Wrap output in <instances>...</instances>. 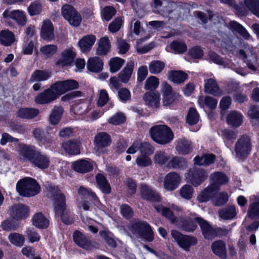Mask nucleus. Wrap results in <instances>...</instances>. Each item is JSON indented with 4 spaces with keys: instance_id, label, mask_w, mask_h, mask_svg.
Masks as SVG:
<instances>
[{
    "instance_id": "42",
    "label": "nucleus",
    "mask_w": 259,
    "mask_h": 259,
    "mask_svg": "<svg viewBox=\"0 0 259 259\" xmlns=\"http://www.w3.org/2000/svg\"><path fill=\"white\" fill-rule=\"evenodd\" d=\"M236 208L233 205H229L222 209L219 212L220 218L225 220H231L236 215Z\"/></svg>"
},
{
    "instance_id": "11",
    "label": "nucleus",
    "mask_w": 259,
    "mask_h": 259,
    "mask_svg": "<svg viewBox=\"0 0 259 259\" xmlns=\"http://www.w3.org/2000/svg\"><path fill=\"white\" fill-rule=\"evenodd\" d=\"M18 151L20 159L28 161L31 163L37 150L33 146L20 144Z\"/></svg>"
},
{
    "instance_id": "33",
    "label": "nucleus",
    "mask_w": 259,
    "mask_h": 259,
    "mask_svg": "<svg viewBox=\"0 0 259 259\" xmlns=\"http://www.w3.org/2000/svg\"><path fill=\"white\" fill-rule=\"evenodd\" d=\"M39 113L37 109L33 108H23L17 111V116L23 119H32L36 117Z\"/></svg>"
},
{
    "instance_id": "34",
    "label": "nucleus",
    "mask_w": 259,
    "mask_h": 259,
    "mask_svg": "<svg viewBox=\"0 0 259 259\" xmlns=\"http://www.w3.org/2000/svg\"><path fill=\"white\" fill-rule=\"evenodd\" d=\"M134 67L133 61L127 62L126 66L118 74L120 81L123 83H126L131 78Z\"/></svg>"
},
{
    "instance_id": "5",
    "label": "nucleus",
    "mask_w": 259,
    "mask_h": 259,
    "mask_svg": "<svg viewBox=\"0 0 259 259\" xmlns=\"http://www.w3.org/2000/svg\"><path fill=\"white\" fill-rule=\"evenodd\" d=\"M171 235L178 245L186 251H189L190 247L197 243V239L196 237L184 235L176 230L171 231Z\"/></svg>"
},
{
    "instance_id": "32",
    "label": "nucleus",
    "mask_w": 259,
    "mask_h": 259,
    "mask_svg": "<svg viewBox=\"0 0 259 259\" xmlns=\"http://www.w3.org/2000/svg\"><path fill=\"white\" fill-rule=\"evenodd\" d=\"M217 191L213 185H209L201 192L198 196L197 199L200 202H207L210 198L212 199L213 198V196Z\"/></svg>"
},
{
    "instance_id": "20",
    "label": "nucleus",
    "mask_w": 259,
    "mask_h": 259,
    "mask_svg": "<svg viewBox=\"0 0 259 259\" xmlns=\"http://www.w3.org/2000/svg\"><path fill=\"white\" fill-rule=\"evenodd\" d=\"M176 143V150L179 154L186 155L192 151V145L191 141L182 138L177 140Z\"/></svg>"
},
{
    "instance_id": "24",
    "label": "nucleus",
    "mask_w": 259,
    "mask_h": 259,
    "mask_svg": "<svg viewBox=\"0 0 259 259\" xmlns=\"http://www.w3.org/2000/svg\"><path fill=\"white\" fill-rule=\"evenodd\" d=\"M12 212L13 217L15 219H25L29 214L28 207L22 204L16 205L12 208Z\"/></svg>"
},
{
    "instance_id": "54",
    "label": "nucleus",
    "mask_w": 259,
    "mask_h": 259,
    "mask_svg": "<svg viewBox=\"0 0 259 259\" xmlns=\"http://www.w3.org/2000/svg\"><path fill=\"white\" fill-rule=\"evenodd\" d=\"M244 3L247 8L259 18V0H244Z\"/></svg>"
},
{
    "instance_id": "28",
    "label": "nucleus",
    "mask_w": 259,
    "mask_h": 259,
    "mask_svg": "<svg viewBox=\"0 0 259 259\" xmlns=\"http://www.w3.org/2000/svg\"><path fill=\"white\" fill-rule=\"evenodd\" d=\"M143 99L145 104L151 107L157 108L160 103V95L156 93H146L144 95Z\"/></svg>"
},
{
    "instance_id": "1",
    "label": "nucleus",
    "mask_w": 259,
    "mask_h": 259,
    "mask_svg": "<svg viewBox=\"0 0 259 259\" xmlns=\"http://www.w3.org/2000/svg\"><path fill=\"white\" fill-rule=\"evenodd\" d=\"M52 195L55 200L54 209L56 214L61 217L62 222L67 224H70L74 221L73 216L66 209L65 197L58 189L54 187L51 190Z\"/></svg>"
},
{
    "instance_id": "52",
    "label": "nucleus",
    "mask_w": 259,
    "mask_h": 259,
    "mask_svg": "<svg viewBox=\"0 0 259 259\" xmlns=\"http://www.w3.org/2000/svg\"><path fill=\"white\" fill-rule=\"evenodd\" d=\"M194 189L190 185L186 184L183 186L179 190V194L181 197L186 200H190L193 197Z\"/></svg>"
},
{
    "instance_id": "26",
    "label": "nucleus",
    "mask_w": 259,
    "mask_h": 259,
    "mask_svg": "<svg viewBox=\"0 0 259 259\" xmlns=\"http://www.w3.org/2000/svg\"><path fill=\"white\" fill-rule=\"evenodd\" d=\"M77 11L75 9L70 5H64L61 8V14L63 17L70 24H75L79 21V17L78 16L75 15V21H73L70 19V17L72 15L75 14Z\"/></svg>"
},
{
    "instance_id": "37",
    "label": "nucleus",
    "mask_w": 259,
    "mask_h": 259,
    "mask_svg": "<svg viewBox=\"0 0 259 259\" xmlns=\"http://www.w3.org/2000/svg\"><path fill=\"white\" fill-rule=\"evenodd\" d=\"M167 166L175 169L185 168L187 166V162L183 157L177 156H172L170 157L169 162L167 163Z\"/></svg>"
},
{
    "instance_id": "17",
    "label": "nucleus",
    "mask_w": 259,
    "mask_h": 259,
    "mask_svg": "<svg viewBox=\"0 0 259 259\" xmlns=\"http://www.w3.org/2000/svg\"><path fill=\"white\" fill-rule=\"evenodd\" d=\"M211 184L218 191L221 185H225L229 182V178L223 172L217 171L211 174L210 177Z\"/></svg>"
},
{
    "instance_id": "44",
    "label": "nucleus",
    "mask_w": 259,
    "mask_h": 259,
    "mask_svg": "<svg viewBox=\"0 0 259 259\" xmlns=\"http://www.w3.org/2000/svg\"><path fill=\"white\" fill-rule=\"evenodd\" d=\"M170 157L164 151L158 150L154 155L153 160L155 163L159 165H163L165 164H167L170 159Z\"/></svg>"
},
{
    "instance_id": "62",
    "label": "nucleus",
    "mask_w": 259,
    "mask_h": 259,
    "mask_svg": "<svg viewBox=\"0 0 259 259\" xmlns=\"http://www.w3.org/2000/svg\"><path fill=\"white\" fill-rule=\"evenodd\" d=\"M50 88L57 94V98L59 96L66 93L64 81H57L54 83L51 86Z\"/></svg>"
},
{
    "instance_id": "21",
    "label": "nucleus",
    "mask_w": 259,
    "mask_h": 259,
    "mask_svg": "<svg viewBox=\"0 0 259 259\" xmlns=\"http://www.w3.org/2000/svg\"><path fill=\"white\" fill-rule=\"evenodd\" d=\"M96 37L92 34L87 35L82 37L78 42L81 51L83 53L89 52L96 41Z\"/></svg>"
},
{
    "instance_id": "19",
    "label": "nucleus",
    "mask_w": 259,
    "mask_h": 259,
    "mask_svg": "<svg viewBox=\"0 0 259 259\" xmlns=\"http://www.w3.org/2000/svg\"><path fill=\"white\" fill-rule=\"evenodd\" d=\"M75 53L72 50H65L61 53V58L56 62V65L60 67H64L71 65L74 59Z\"/></svg>"
},
{
    "instance_id": "53",
    "label": "nucleus",
    "mask_w": 259,
    "mask_h": 259,
    "mask_svg": "<svg viewBox=\"0 0 259 259\" xmlns=\"http://www.w3.org/2000/svg\"><path fill=\"white\" fill-rule=\"evenodd\" d=\"M165 67L163 62L159 60L152 61L149 65V71L151 73L157 74L160 73Z\"/></svg>"
},
{
    "instance_id": "22",
    "label": "nucleus",
    "mask_w": 259,
    "mask_h": 259,
    "mask_svg": "<svg viewBox=\"0 0 259 259\" xmlns=\"http://www.w3.org/2000/svg\"><path fill=\"white\" fill-rule=\"evenodd\" d=\"M72 167L75 171L84 174L92 170L93 165L90 162L81 159L74 162L72 164Z\"/></svg>"
},
{
    "instance_id": "2",
    "label": "nucleus",
    "mask_w": 259,
    "mask_h": 259,
    "mask_svg": "<svg viewBox=\"0 0 259 259\" xmlns=\"http://www.w3.org/2000/svg\"><path fill=\"white\" fill-rule=\"evenodd\" d=\"M152 139L160 145L169 143L174 139V134L171 129L164 124L156 125L150 129Z\"/></svg>"
},
{
    "instance_id": "30",
    "label": "nucleus",
    "mask_w": 259,
    "mask_h": 259,
    "mask_svg": "<svg viewBox=\"0 0 259 259\" xmlns=\"http://www.w3.org/2000/svg\"><path fill=\"white\" fill-rule=\"evenodd\" d=\"M176 226L182 231L188 232H193L197 228V225L193 221L182 218L177 221Z\"/></svg>"
},
{
    "instance_id": "55",
    "label": "nucleus",
    "mask_w": 259,
    "mask_h": 259,
    "mask_svg": "<svg viewBox=\"0 0 259 259\" xmlns=\"http://www.w3.org/2000/svg\"><path fill=\"white\" fill-rule=\"evenodd\" d=\"M159 81L157 77L151 76L147 78L145 82L144 88L148 91H153L159 85Z\"/></svg>"
},
{
    "instance_id": "16",
    "label": "nucleus",
    "mask_w": 259,
    "mask_h": 259,
    "mask_svg": "<svg viewBox=\"0 0 259 259\" xmlns=\"http://www.w3.org/2000/svg\"><path fill=\"white\" fill-rule=\"evenodd\" d=\"M73 237L75 243L85 249L90 250L95 247L91 241L79 231H75Z\"/></svg>"
},
{
    "instance_id": "18",
    "label": "nucleus",
    "mask_w": 259,
    "mask_h": 259,
    "mask_svg": "<svg viewBox=\"0 0 259 259\" xmlns=\"http://www.w3.org/2000/svg\"><path fill=\"white\" fill-rule=\"evenodd\" d=\"M50 162L48 155L37 151L31 163L40 169H46L48 167Z\"/></svg>"
},
{
    "instance_id": "64",
    "label": "nucleus",
    "mask_w": 259,
    "mask_h": 259,
    "mask_svg": "<svg viewBox=\"0 0 259 259\" xmlns=\"http://www.w3.org/2000/svg\"><path fill=\"white\" fill-rule=\"evenodd\" d=\"M27 237L31 243L38 241L40 236L33 228H28L26 231Z\"/></svg>"
},
{
    "instance_id": "3",
    "label": "nucleus",
    "mask_w": 259,
    "mask_h": 259,
    "mask_svg": "<svg viewBox=\"0 0 259 259\" xmlns=\"http://www.w3.org/2000/svg\"><path fill=\"white\" fill-rule=\"evenodd\" d=\"M16 189L19 194L24 197H31L39 192L40 187L34 179L26 177L17 183Z\"/></svg>"
},
{
    "instance_id": "4",
    "label": "nucleus",
    "mask_w": 259,
    "mask_h": 259,
    "mask_svg": "<svg viewBox=\"0 0 259 259\" xmlns=\"http://www.w3.org/2000/svg\"><path fill=\"white\" fill-rule=\"evenodd\" d=\"M131 232L137 237L151 242L154 239L153 233L150 225L144 222L134 223L131 227Z\"/></svg>"
},
{
    "instance_id": "27",
    "label": "nucleus",
    "mask_w": 259,
    "mask_h": 259,
    "mask_svg": "<svg viewBox=\"0 0 259 259\" xmlns=\"http://www.w3.org/2000/svg\"><path fill=\"white\" fill-rule=\"evenodd\" d=\"M103 62L99 57L90 58L87 62V67L92 72H99L103 69Z\"/></svg>"
},
{
    "instance_id": "59",
    "label": "nucleus",
    "mask_w": 259,
    "mask_h": 259,
    "mask_svg": "<svg viewBox=\"0 0 259 259\" xmlns=\"http://www.w3.org/2000/svg\"><path fill=\"white\" fill-rule=\"evenodd\" d=\"M199 119V116L196 110L193 108H191L188 112L187 122L190 125H194L198 122Z\"/></svg>"
},
{
    "instance_id": "57",
    "label": "nucleus",
    "mask_w": 259,
    "mask_h": 259,
    "mask_svg": "<svg viewBox=\"0 0 259 259\" xmlns=\"http://www.w3.org/2000/svg\"><path fill=\"white\" fill-rule=\"evenodd\" d=\"M124 63V60L118 57H115L111 59L109 62L111 72L114 73L118 71Z\"/></svg>"
},
{
    "instance_id": "63",
    "label": "nucleus",
    "mask_w": 259,
    "mask_h": 259,
    "mask_svg": "<svg viewBox=\"0 0 259 259\" xmlns=\"http://www.w3.org/2000/svg\"><path fill=\"white\" fill-rule=\"evenodd\" d=\"M42 9L40 3L38 1L32 3L28 8V12L31 16L39 14Z\"/></svg>"
},
{
    "instance_id": "29",
    "label": "nucleus",
    "mask_w": 259,
    "mask_h": 259,
    "mask_svg": "<svg viewBox=\"0 0 259 259\" xmlns=\"http://www.w3.org/2000/svg\"><path fill=\"white\" fill-rule=\"evenodd\" d=\"M15 41L14 34L9 30H3L0 31V44L4 46H11Z\"/></svg>"
},
{
    "instance_id": "38",
    "label": "nucleus",
    "mask_w": 259,
    "mask_h": 259,
    "mask_svg": "<svg viewBox=\"0 0 259 259\" xmlns=\"http://www.w3.org/2000/svg\"><path fill=\"white\" fill-rule=\"evenodd\" d=\"M110 44L107 37L101 38L96 50V54L99 56L106 55L110 51Z\"/></svg>"
},
{
    "instance_id": "31",
    "label": "nucleus",
    "mask_w": 259,
    "mask_h": 259,
    "mask_svg": "<svg viewBox=\"0 0 259 259\" xmlns=\"http://www.w3.org/2000/svg\"><path fill=\"white\" fill-rule=\"evenodd\" d=\"M230 28L238 33L245 40H249L251 38V35L247 30L239 23L232 21L229 23Z\"/></svg>"
},
{
    "instance_id": "43",
    "label": "nucleus",
    "mask_w": 259,
    "mask_h": 259,
    "mask_svg": "<svg viewBox=\"0 0 259 259\" xmlns=\"http://www.w3.org/2000/svg\"><path fill=\"white\" fill-rule=\"evenodd\" d=\"M242 115L236 111H231L228 115L227 122L233 126L237 127L242 123Z\"/></svg>"
},
{
    "instance_id": "7",
    "label": "nucleus",
    "mask_w": 259,
    "mask_h": 259,
    "mask_svg": "<svg viewBox=\"0 0 259 259\" xmlns=\"http://www.w3.org/2000/svg\"><path fill=\"white\" fill-rule=\"evenodd\" d=\"M251 150V142L248 136L240 137L236 142L235 151L237 156L239 158L245 157Z\"/></svg>"
},
{
    "instance_id": "45",
    "label": "nucleus",
    "mask_w": 259,
    "mask_h": 259,
    "mask_svg": "<svg viewBox=\"0 0 259 259\" xmlns=\"http://www.w3.org/2000/svg\"><path fill=\"white\" fill-rule=\"evenodd\" d=\"M32 223L35 227L44 229L48 227L49 221L41 213H37L33 216Z\"/></svg>"
},
{
    "instance_id": "15",
    "label": "nucleus",
    "mask_w": 259,
    "mask_h": 259,
    "mask_svg": "<svg viewBox=\"0 0 259 259\" xmlns=\"http://www.w3.org/2000/svg\"><path fill=\"white\" fill-rule=\"evenodd\" d=\"M250 199L252 202L249 205L247 216L252 219L259 218V194L251 196Z\"/></svg>"
},
{
    "instance_id": "40",
    "label": "nucleus",
    "mask_w": 259,
    "mask_h": 259,
    "mask_svg": "<svg viewBox=\"0 0 259 259\" xmlns=\"http://www.w3.org/2000/svg\"><path fill=\"white\" fill-rule=\"evenodd\" d=\"M51 76L50 72L46 70H36L32 74L30 81L31 82H39L47 80Z\"/></svg>"
},
{
    "instance_id": "47",
    "label": "nucleus",
    "mask_w": 259,
    "mask_h": 259,
    "mask_svg": "<svg viewBox=\"0 0 259 259\" xmlns=\"http://www.w3.org/2000/svg\"><path fill=\"white\" fill-rule=\"evenodd\" d=\"M63 111V107L60 106L54 107L50 115V121L52 124L56 125L59 123Z\"/></svg>"
},
{
    "instance_id": "41",
    "label": "nucleus",
    "mask_w": 259,
    "mask_h": 259,
    "mask_svg": "<svg viewBox=\"0 0 259 259\" xmlns=\"http://www.w3.org/2000/svg\"><path fill=\"white\" fill-rule=\"evenodd\" d=\"M79 142L69 140L64 143L62 147L69 154L76 155L80 153Z\"/></svg>"
},
{
    "instance_id": "36",
    "label": "nucleus",
    "mask_w": 259,
    "mask_h": 259,
    "mask_svg": "<svg viewBox=\"0 0 259 259\" xmlns=\"http://www.w3.org/2000/svg\"><path fill=\"white\" fill-rule=\"evenodd\" d=\"M198 103L202 108L206 106L210 109H214L217 106L218 100L209 96L205 97L201 96H199L198 99Z\"/></svg>"
},
{
    "instance_id": "14",
    "label": "nucleus",
    "mask_w": 259,
    "mask_h": 259,
    "mask_svg": "<svg viewBox=\"0 0 259 259\" xmlns=\"http://www.w3.org/2000/svg\"><path fill=\"white\" fill-rule=\"evenodd\" d=\"M57 99V94L50 88L38 94L35 97L34 101L38 104H47L51 103Z\"/></svg>"
},
{
    "instance_id": "46",
    "label": "nucleus",
    "mask_w": 259,
    "mask_h": 259,
    "mask_svg": "<svg viewBox=\"0 0 259 259\" xmlns=\"http://www.w3.org/2000/svg\"><path fill=\"white\" fill-rule=\"evenodd\" d=\"M168 78L176 83H181L187 78V74L182 71H171L168 73Z\"/></svg>"
},
{
    "instance_id": "58",
    "label": "nucleus",
    "mask_w": 259,
    "mask_h": 259,
    "mask_svg": "<svg viewBox=\"0 0 259 259\" xmlns=\"http://www.w3.org/2000/svg\"><path fill=\"white\" fill-rule=\"evenodd\" d=\"M155 150L154 147L149 142L140 141V151L142 154L150 155Z\"/></svg>"
},
{
    "instance_id": "10",
    "label": "nucleus",
    "mask_w": 259,
    "mask_h": 259,
    "mask_svg": "<svg viewBox=\"0 0 259 259\" xmlns=\"http://www.w3.org/2000/svg\"><path fill=\"white\" fill-rule=\"evenodd\" d=\"M195 222L200 226L204 237L208 239H212L217 236L216 230L213 229L207 221L201 218L196 217Z\"/></svg>"
},
{
    "instance_id": "8",
    "label": "nucleus",
    "mask_w": 259,
    "mask_h": 259,
    "mask_svg": "<svg viewBox=\"0 0 259 259\" xmlns=\"http://www.w3.org/2000/svg\"><path fill=\"white\" fill-rule=\"evenodd\" d=\"M94 143V149L96 152H104L105 148L111 143V137L106 132L98 133L95 137Z\"/></svg>"
},
{
    "instance_id": "56",
    "label": "nucleus",
    "mask_w": 259,
    "mask_h": 259,
    "mask_svg": "<svg viewBox=\"0 0 259 259\" xmlns=\"http://www.w3.org/2000/svg\"><path fill=\"white\" fill-rule=\"evenodd\" d=\"M246 63L247 67L253 71H255L257 68V58L255 54H251V55L242 58Z\"/></svg>"
},
{
    "instance_id": "60",
    "label": "nucleus",
    "mask_w": 259,
    "mask_h": 259,
    "mask_svg": "<svg viewBox=\"0 0 259 259\" xmlns=\"http://www.w3.org/2000/svg\"><path fill=\"white\" fill-rule=\"evenodd\" d=\"M34 138L42 144H46L52 142V139L45 138L44 132L40 128H35L33 131Z\"/></svg>"
},
{
    "instance_id": "12",
    "label": "nucleus",
    "mask_w": 259,
    "mask_h": 259,
    "mask_svg": "<svg viewBox=\"0 0 259 259\" xmlns=\"http://www.w3.org/2000/svg\"><path fill=\"white\" fill-rule=\"evenodd\" d=\"M180 175L176 172H170L167 174L164 181V186L168 191L175 190L179 185L181 182Z\"/></svg>"
},
{
    "instance_id": "61",
    "label": "nucleus",
    "mask_w": 259,
    "mask_h": 259,
    "mask_svg": "<svg viewBox=\"0 0 259 259\" xmlns=\"http://www.w3.org/2000/svg\"><path fill=\"white\" fill-rule=\"evenodd\" d=\"M137 165L140 167H147L152 164V160L149 155L141 154L136 160Z\"/></svg>"
},
{
    "instance_id": "23",
    "label": "nucleus",
    "mask_w": 259,
    "mask_h": 259,
    "mask_svg": "<svg viewBox=\"0 0 259 259\" xmlns=\"http://www.w3.org/2000/svg\"><path fill=\"white\" fill-rule=\"evenodd\" d=\"M40 36L46 41H51L54 39V27L51 21H46L44 22L41 29Z\"/></svg>"
},
{
    "instance_id": "50",
    "label": "nucleus",
    "mask_w": 259,
    "mask_h": 259,
    "mask_svg": "<svg viewBox=\"0 0 259 259\" xmlns=\"http://www.w3.org/2000/svg\"><path fill=\"white\" fill-rule=\"evenodd\" d=\"M228 200V195L225 192H222L218 193H215L212 198V203L215 206H222L224 205Z\"/></svg>"
},
{
    "instance_id": "13",
    "label": "nucleus",
    "mask_w": 259,
    "mask_h": 259,
    "mask_svg": "<svg viewBox=\"0 0 259 259\" xmlns=\"http://www.w3.org/2000/svg\"><path fill=\"white\" fill-rule=\"evenodd\" d=\"M5 18H10L15 21L21 26H24L27 22L26 17L24 12L20 10H6L3 14Z\"/></svg>"
},
{
    "instance_id": "39",
    "label": "nucleus",
    "mask_w": 259,
    "mask_h": 259,
    "mask_svg": "<svg viewBox=\"0 0 259 259\" xmlns=\"http://www.w3.org/2000/svg\"><path fill=\"white\" fill-rule=\"evenodd\" d=\"M97 185L101 191L106 194L111 192V187L106 178L102 174H99L96 177Z\"/></svg>"
},
{
    "instance_id": "35",
    "label": "nucleus",
    "mask_w": 259,
    "mask_h": 259,
    "mask_svg": "<svg viewBox=\"0 0 259 259\" xmlns=\"http://www.w3.org/2000/svg\"><path fill=\"white\" fill-rule=\"evenodd\" d=\"M213 252L218 256L225 258L226 257V248L225 242L222 240L214 241L211 245Z\"/></svg>"
},
{
    "instance_id": "6",
    "label": "nucleus",
    "mask_w": 259,
    "mask_h": 259,
    "mask_svg": "<svg viewBox=\"0 0 259 259\" xmlns=\"http://www.w3.org/2000/svg\"><path fill=\"white\" fill-rule=\"evenodd\" d=\"M209 172L203 169L194 168L188 173L187 179L194 187L200 185L207 179Z\"/></svg>"
},
{
    "instance_id": "25",
    "label": "nucleus",
    "mask_w": 259,
    "mask_h": 259,
    "mask_svg": "<svg viewBox=\"0 0 259 259\" xmlns=\"http://www.w3.org/2000/svg\"><path fill=\"white\" fill-rule=\"evenodd\" d=\"M141 193L142 198L145 199L152 201H159L160 200L159 194L147 185L141 186Z\"/></svg>"
},
{
    "instance_id": "51",
    "label": "nucleus",
    "mask_w": 259,
    "mask_h": 259,
    "mask_svg": "<svg viewBox=\"0 0 259 259\" xmlns=\"http://www.w3.org/2000/svg\"><path fill=\"white\" fill-rule=\"evenodd\" d=\"M8 239L12 244L19 247L22 246L25 242L23 235L18 233H10Z\"/></svg>"
},
{
    "instance_id": "48",
    "label": "nucleus",
    "mask_w": 259,
    "mask_h": 259,
    "mask_svg": "<svg viewBox=\"0 0 259 259\" xmlns=\"http://www.w3.org/2000/svg\"><path fill=\"white\" fill-rule=\"evenodd\" d=\"M58 51V47L55 45H47L40 48V52L43 57L46 58H50Z\"/></svg>"
},
{
    "instance_id": "49",
    "label": "nucleus",
    "mask_w": 259,
    "mask_h": 259,
    "mask_svg": "<svg viewBox=\"0 0 259 259\" xmlns=\"http://www.w3.org/2000/svg\"><path fill=\"white\" fill-rule=\"evenodd\" d=\"M215 156L214 154H205L201 157L196 156L194 158L195 164L198 165H209L214 162Z\"/></svg>"
},
{
    "instance_id": "9",
    "label": "nucleus",
    "mask_w": 259,
    "mask_h": 259,
    "mask_svg": "<svg viewBox=\"0 0 259 259\" xmlns=\"http://www.w3.org/2000/svg\"><path fill=\"white\" fill-rule=\"evenodd\" d=\"M204 91L205 93L216 97H221L223 91L214 78H208L204 80Z\"/></svg>"
}]
</instances>
